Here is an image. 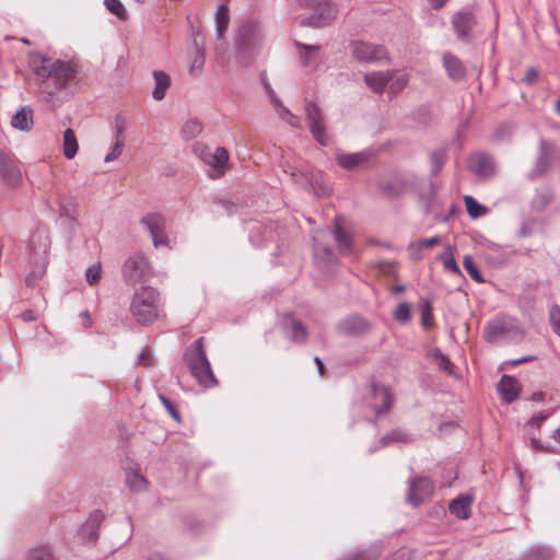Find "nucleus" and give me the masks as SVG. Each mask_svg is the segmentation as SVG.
Listing matches in <instances>:
<instances>
[{"label": "nucleus", "mask_w": 560, "mask_h": 560, "mask_svg": "<svg viewBox=\"0 0 560 560\" xmlns=\"http://www.w3.org/2000/svg\"><path fill=\"white\" fill-rule=\"evenodd\" d=\"M34 73L42 79L40 89L49 95L65 88L74 78L75 70L70 62L36 57L32 61Z\"/></svg>", "instance_id": "obj_1"}, {"label": "nucleus", "mask_w": 560, "mask_h": 560, "mask_svg": "<svg viewBox=\"0 0 560 560\" xmlns=\"http://www.w3.org/2000/svg\"><path fill=\"white\" fill-rule=\"evenodd\" d=\"M264 46V34L257 22L247 21L238 28L236 54L242 63L249 65L260 54Z\"/></svg>", "instance_id": "obj_2"}, {"label": "nucleus", "mask_w": 560, "mask_h": 560, "mask_svg": "<svg viewBox=\"0 0 560 560\" xmlns=\"http://www.w3.org/2000/svg\"><path fill=\"white\" fill-rule=\"evenodd\" d=\"M184 361L200 386L209 388L217 385L218 381L203 349L202 337L195 340L186 350Z\"/></svg>", "instance_id": "obj_3"}, {"label": "nucleus", "mask_w": 560, "mask_h": 560, "mask_svg": "<svg viewBox=\"0 0 560 560\" xmlns=\"http://www.w3.org/2000/svg\"><path fill=\"white\" fill-rule=\"evenodd\" d=\"M159 292L151 287L137 290L130 303V312L135 319L141 324L153 323L159 317Z\"/></svg>", "instance_id": "obj_4"}, {"label": "nucleus", "mask_w": 560, "mask_h": 560, "mask_svg": "<svg viewBox=\"0 0 560 560\" xmlns=\"http://www.w3.org/2000/svg\"><path fill=\"white\" fill-rule=\"evenodd\" d=\"M485 338L490 343H505L520 341L523 338V334L514 320L497 317L485 327Z\"/></svg>", "instance_id": "obj_5"}, {"label": "nucleus", "mask_w": 560, "mask_h": 560, "mask_svg": "<svg viewBox=\"0 0 560 560\" xmlns=\"http://www.w3.org/2000/svg\"><path fill=\"white\" fill-rule=\"evenodd\" d=\"M451 23L459 42L467 44L474 39L478 21L472 12L467 10L457 11L452 15Z\"/></svg>", "instance_id": "obj_6"}, {"label": "nucleus", "mask_w": 560, "mask_h": 560, "mask_svg": "<svg viewBox=\"0 0 560 560\" xmlns=\"http://www.w3.org/2000/svg\"><path fill=\"white\" fill-rule=\"evenodd\" d=\"M349 48L352 57L360 62L374 63L387 59V51L381 45L354 40Z\"/></svg>", "instance_id": "obj_7"}, {"label": "nucleus", "mask_w": 560, "mask_h": 560, "mask_svg": "<svg viewBox=\"0 0 560 560\" xmlns=\"http://www.w3.org/2000/svg\"><path fill=\"white\" fill-rule=\"evenodd\" d=\"M291 175L295 183L311 188L316 195L326 196L331 191L330 185L318 171H299L298 173L292 172Z\"/></svg>", "instance_id": "obj_8"}, {"label": "nucleus", "mask_w": 560, "mask_h": 560, "mask_svg": "<svg viewBox=\"0 0 560 560\" xmlns=\"http://www.w3.org/2000/svg\"><path fill=\"white\" fill-rule=\"evenodd\" d=\"M141 224L149 231L155 247L166 246L165 219L159 213H149L141 219Z\"/></svg>", "instance_id": "obj_9"}, {"label": "nucleus", "mask_w": 560, "mask_h": 560, "mask_svg": "<svg viewBox=\"0 0 560 560\" xmlns=\"http://www.w3.org/2000/svg\"><path fill=\"white\" fill-rule=\"evenodd\" d=\"M125 278L131 282H138L149 275L148 259L141 255L136 254L129 257L122 268Z\"/></svg>", "instance_id": "obj_10"}, {"label": "nucleus", "mask_w": 560, "mask_h": 560, "mask_svg": "<svg viewBox=\"0 0 560 560\" xmlns=\"http://www.w3.org/2000/svg\"><path fill=\"white\" fill-rule=\"evenodd\" d=\"M433 493V482L425 477H417L410 480L408 501L418 506Z\"/></svg>", "instance_id": "obj_11"}, {"label": "nucleus", "mask_w": 560, "mask_h": 560, "mask_svg": "<svg viewBox=\"0 0 560 560\" xmlns=\"http://www.w3.org/2000/svg\"><path fill=\"white\" fill-rule=\"evenodd\" d=\"M306 117L310 124V130L313 137L323 145L328 143L323 124V116L319 107L314 103H308L305 107Z\"/></svg>", "instance_id": "obj_12"}, {"label": "nucleus", "mask_w": 560, "mask_h": 560, "mask_svg": "<svg viewBox=\"0 0 560 560\" xmlns=\"http://www.w3.org/2000/svg\"><path fill=\"white\" fill-rule=\"evenodd\" d=\"M0 177L11 187L18 186L22 179V173L18 164L3 152H0Z\"/></svg>", "instance_id": "obj_13"}, {"label": "nucleus", "mask_w": 560, "mask_h": 560, "mask_svg": "<svg viewBox=\"0 0 560 560\" xmlns=\"http://www.w3.org/2000/svg\"><path fill=\"white\" fill-rule=\"evenodd\" d=\"M313 10L314 14L307 19V24L314 27H322L329 24L337 14L335 5L325 0L320 2V4H317L316 8H313Z\"/></svg>", "instance_id": "obj_14"}, {"label": "nucleus", "mask_w": 560, "mask_h": 560, "mask_svg": "<svg viewBox=\"0 0 560 560\" xmlns=\"http://www.w3.org/2000/svg\"><path fill=\"white\" fill-rule=\"evenodd\" d=\"M371 406L376 415L385 413L393 404L389 388L385 385L374 384L372 387Z\"/></svg>", "instance_id": "obj_15"}, {"label": "nucleus", "mask_w": 560, "mask_h": 560, "mask_svg": "<svg viewBox=\"0 0 560 560\" xmlns=\"http://www.w3.org/2000/svg\"><path fill=\"white\" fill-rule=\"evenodd\" d=\"M370 328L369 322L358 315L349 316L338 324L339 332L346 336H362L366 334Z\"/></svg>", "instance_id": "obj_16"}, {"label": "nucleus", "mask_w": 560, "mask_h": 560, "mask_svg": "<svg viewBox=\"0 0 560 560\" xmlns=\"http://www.w3.org/2000/svg\"><path fill=\"white\" fill-rule=\"evenodd\" d=\"M553 152H555L553 144H551L545 140L540 141L539 155L536 160L535 166L533 167V170L530 171V174H529V176L532 178L541 176L549 170L550 160H551Z\"/></svg>", "instance_id": "obj_17"}, {"label": "nucleus", "mask_w": 560, "mask_h": 560, "mask_svg": "<svg viewBox=\"0 0 560 560\" xmlns=\"http://www.w3.org/2000/svg\"><path fill=\"white\" fill-rule=\"evenodd\" d=\"M229 161V154L228 151L222 148L218 147L211 154V156L205 162V164L208 165V174L211 178H218L221 177L225 172V165Z\"/></svg>", "instance_id": "obj_18"}, {"label": "nucleus", "mask_w": 560, "mask_h": 560, "mask_svg": "<svg viewBox=\"0 0 560 560\" xmlns=\"http://www.w3.org/2000/svg\"><path fill=\"white\" fill-rule=\"evenodd\" d=\"M469 170L481 177H490L495 173V164L487 154H475L469 160Z\"/></svg>", "instance_id": "obj_19"}, {"label": "nucleus", "mask_w": 560, "mask_h": 560, "mask_svg": "<svg viewBox=\"0 0 560 560\" xmlns=\"http://www.w3.org/2000/svg\"><path fill=\"white\" fill-rule=\"evenodd\" d=\"M394 75L395 71H373L364 75V82L371 91L382 93Z\"/></svg>", "instance_id": "obj_20"}, {"label": "nucleus", "mask_w": 560, "mask_h": 560, "mask_svg": "<svg viewBox=\"0 0 560 560\" xmlns=\"http://www.w3.org/2000/svg\"><path fill=\"white\" fill-rule=\"evenodd\" d=\"M370 158L371 154L365 151L357 153H339L337 154V162L342 168L347 171H354L364 165Z\"/></svg>", "instance_id": "obj_21"}, {"label": "nucleus", "mask_w": 560, "mask_h": 560, "mask_svg": "<svg viewBox=\"0 0 560 560\" xmlns=\"http://www.w3.org/2000/svg\"><path fill=\"white\" fill-rule=\"evenodd\" d=\"M266 91L275 106L279 117L292 127L300 128V119L293 115L287 107L283 106L281 100L276 95L275 91L269 84H266Z\"/></svg>", "instance_id": "obj_22"}, {"label": "nucleus", "mask_w": 560, "mask_h": 560, "mask_svg": "<svg viewBox=\"0 0 560 560\" xmlns=\"http://www.w3.org/2000/svg\"><path fill=\"white\" fill-rule=\"evenodd\" d=\"M498 390L502 399L505 402L511 404L517 398L521 385L516 378L504 375L498 384Z\"/></svg>", "instance_id": "obj_23"}, {"label": "nucleus", "mask_w": 560, "mask_h": 560, "mask_svg": "<svg viewBox=\"0 0 560 560\" xmlns=\"http://www.w3.org/2000/svg\"><path fill=\"white\" fill-rule=\"evenodd\" d=\"M443 65L447 75L454 80L459 81L465 77L466 69L463 62L453 54L446 52L443 56Z\"/></svg>", "instance_id": "obj_24"}, {"label": "nucleus", "mask_w": 560, "mask_h": 560, "mask_svg": "<svg viewBox=\"0 0 560 560\" xmlns=\"http://www.w3.org/2000/svg\"><path fill=\"white\" fill-rule=\"evenodd\" d=\"M13 128L21 131H30L33 126V110L28 106L19 109L11 119Z\"/></svg>", "instance_id": "obj_25"}, {"label": "nucleus", "mask_w": 560, "mask_h": 560, "mask_svg": "<svg viewBox=\"0 0 560 560\" xmlns=\"http://www.w3.org/2000/svg\"><path fill=\"white\" fill-rule=\"evenodd\" d=\"M471 502L469 495H459L450 503V512L458 518L467 520L470 516Z\"/></svg>", "instance_id": "obj_26"}, {"label": "nucleus", "mask_w": 560, "mask_h": 560, "mask_svg": "<svg viewBox=\"0 0 560 560\" xmlns=\"http://www.w3.org/2000/svg\"><path fill=\"white\" fill-rule=\"evenodd\" d=\"M334 234L339 252L341 254H349L351 250L352 237L346 230H343L339 218L335 219Z\"/></svg>", "instance_id": "obj_27"}, {"label": "nucleus", "mask_w": 560, "mask_h": 560, "mask_svg": "<svg viewBox=\"0 0 560 560\" xmlns=\"http://www.w3.org/2000/svg\"><path fill=\"white\" fill-rule=\"evenodd\" d=\"M154 88L152 90V97L155 101H161L165 97L166 91L170 88L171 79L164 71L156 70L153 72Z\"/></svg>", "instance_id": "obj_28"}, {"label": "nucleus", "mask_w": 560, "mask_h": 560, "mask_svg": "<svg viewBox=\"0 0 560 560\" xmlns=\"http://www.w3.org/2000/svg\"><path fill=\"white\" fill-rule=\"evenodd\" d=\"M442 261L443 268L446 272L453 275H460L459 266L455 260V248L451 245L446 246L438 257Z\"/></svg>", "instance_id": "obj_29"}, {"label": "nucleus", "mask_w": 560, "mask_h": 560, "mask_svg": "<svg viewBox=\"0 0 560 560\" xmlns=\"http://www.w3.org/2000/svg\"><path fill=\"white\" fill-rule=\"evenodd\" d=\"M215 33L218 39H222L230 23L229 9L225 4H221L214 15Z\"/></svg>", "instance_id": "obj_30"}, {"label": "nucleus", "mask_w": 560, "mask_h": 560, "mask_svg": "<svg viewBox=\"0 0 560 560\" xmlns=\"http://www.w3.org/2000/svg\"><path fill=\"white\" fill-rule=\"evenodd\" d=\"M205 50L202 47L195 45L190 56L189 73L191 75H198L201 73L205 67Z\"/></svg>", "instance_id": "obj_31"}, {"label": "nucleus", "mask_w": 560, "mask_h": 560, "mask_svg": "<svg viewBox=\"0 0 560 560\" xmlns=\"http://www.w3.org/2000/svg\"><path fill=\"white\" fill-rule=\"evenodd\" d=\"M79 144L72 129H66L63 132V155L71 160L75 156Z\"/></svg>", "instance_id": "obj_32"}, {"label": "nucleus", "mask_w": 560, "mask_h": 560, "mask_svg": "<svg viewBox=\"0 0 560 560\" xmlns=\"http://www.w3.org/2000/svg\"><path fill=\"white\" fill-rule=\"evenodd\" d=\"M298 47L300 48V58L304 66L312 65L317 60L319 46L299 44Z\"/></svg>", "instance_id": "obj_33"}, {"label": "nucleus", "mask_w": 560, "mask_h": 560, "mask_svg": "<svg viewBox=\"0 0 560 560\" xmlns=\"http://www.w3.org/2000/svg\"><path fill=\"white\" fill-rule=\"evenodd\" d=\"M464 202L468 214L474 219L482 217L487 213V208L481 206L472 196L466 195L464 197Z\"/></svg>", "instance_id": "obj_34"}, {"label": "nucleus", "mask_w": 560, "mask_h": 560, "mask_svg": "<svg viewBox=\"0 0 560 560\" xmlns=\"http://www.w3.org/2000/svg\"><path fill=\"white\" fill-rule=\"evenodd\" d=\"M463 266L468 272V275L477 281L478 283L485 282V279L481 276V272L478 268V266L475 264L472 257L470 255H466L463 259Z\"/></svg>", "instance_id": "obj_35"}, {"label": "nucleus", "mask_w": 560, "mask_h": 560, "mask_svg": "<svg viewBox=\"0 0 560 560\" xmlns=\"http://www.w3.org/2000/svg\"><path fill=\"white\" fill-rule=\"evenodd\" d=\"M290 329H291V339L295 342H303L306 339V330L305 327L301 324V322L290 318Z\"/></svg>", "instance_id": "obj_36"}, {"label": "nucleus", "mask_w": 560, "mask_h": 560, "mask_svg": "<svg viewBox=\"0 0 560 560\" xmlns=\"http://www.w3.org/2000/svg\"><path fill=\"white\" fill-rule=\"evenodd\" d=\"M553 194L550 189H542L537 191L536 196L533 199V206L536 209H545L552 200Z\"/></svg>", "instance_id": "obj_37"}, {"label": "nucleus", "mask_w": 560, "mask_h": 560, "mask_svg": "<svg viewBox=\"0 0 560 560\" xmlns=\"http://www.w3.org/2000/svg\"><path fill=\"white\" fill-rule=\"evenodd\" d=\"M26 560H55L48 547H36L28 551Z\"/></svg>", "instance_id": "obj_38"}, {"label": "nucleus", "mask_w": 560, "mask_h": 560, "mask_svg": "<svg viewBox=\"0 0 560 560\" xmlns=\"http://www.w3.org/2000/svg\"><path fill=\"white\" fill-rule=\"evenodd\" d=\"M202 130V126L198 120H188L182 128V136L184 139H192L197 137Z\"/></svg>", "instance_id": "obj_39"}, {"label": "nucleus", "mask_w": 560, "mask_h": 560, "mask_svg": "<svg viewBox=\"0 0 560 560\" xmlns=\"http://www.w3.org/2000/svg\"><path fill=\"white\" fill-rule=\"evenodd\" d=\"M84 276L89 285H95L102 278V265L100 262L91 265L86 268Z\"/></svg>", "instance_id": "obj_40"}, {"label": "nucleus", "mask_w": 560, "mask_h": 560, "mask_svg": "<svg viewBox=\"0 0 560 560\" xmlns=\"http://www.w3.org/2000/svg\"><path fill=\"white\" fill-rule=\"evenodd\" d=\"M394 317L397 322L401 324L408 323L411 317V305L407 302L398 304L394 312Z\"/></svg>", "instance_id": "obj_41"}, {"label": "nucleus", "mask_w": 560, "mask_h": 560, "mask_svg": "<svg viewBox=\"0 0 560 560\" xmlns=\"http://www.w3.org/2000/svg\"><path fill=\"white\" fill-rule=\"evenodd\" d=\"M421 325L431 327L433 325L432 305L429 301H423L420 306Z\"/></svg>", "instance_id": "obj_42"}, {"label": "nucleus", "mask_w": 560, "mask_h": 560, "mask_svg": "<svg viewBox=\"0 0 560 560\" xmlns=\"http://www.w3.org/2000/svg\"><path fill=\"white\" fill-rule=\"evenodd\" d=\"M107 10L120 19L126 18V10L119 0H105Z\"/></svg>", "instance_id": "obj_43"}, {"label": "nucleus", "mask_w": 560, "mask_h": 560, "mask_svg": "<svg viewBox=\"0 0 560 560\" xmlns=\"http://www.w3.org/2000/svg\"><path fill=\"white\" fill-rule=\"evenodd\" d=\"M124 147H125V139L115 140L112 150L109 151L108 154L105 155L104 162L108 163V162L117 160L120 156Z\"/></svg>", "instance_id": "obj_44"}, {"label": "nucleus", "mask_w": 560, "mask_h": 560, "mask_svg": "<svg viewBox=\"0 0 560 560\" xmlns=\"http://www.w3.org/2000/svg\"><path fill=\"white\" fill-rule=\"evenodd\" d=\"M392 80L393 82L389 85V92L397 94L407 86L409 77L407 74H400L396 78H393Z\"/></svg>", "instance_id": "obj_45"}, {"label": "nucleus", "mask_w": 560, "mask_h": 560, "mask_svg": "<svg viewBox=\"0 0 560 560\" xmlns=\"http://www.w3.org/2000/svg\"><path fill=\"white\" fill-rule=\"evenodd\" d=\"M549 320L555 334L560 336V307L552 305L549 311Z\"/></svg>", "instance_id": "obj_46"}, {"label": "nucleus", "mask_w": 560, "mask_h": 560, "mask_svg": "<svg viewBox=\"0 0 560 560\" xmlns=\"http://www.w3.org/2000/svg\"><path fill=\"white\" fill-rule=\"evenodd\" d=\"M314 255L315 259L327 258L328 260H332L334 257L332 252L328 247L316 243V237H314Z\"/></svg>", "instance_id": "obj_47"}, {"label": "nucleus", "mask_w": 560, "mask_h": 560, "mask_svg": "<svg viewBox=\"0 0 560 560\" xmlns=\"http://www.w3.org/2000/svg\"><path fill=\"white\" fill-rule=\"evenodd\" d=\"M126 119L118 115L115 118V140L125 139Z\"/></svg>", "instance_id": "obj_48"}, {"label": "nucleus", "mask_w": 560, "mask_h": 560, "mask_svg": "<svg viewBox=\"0 0 560 560\" xmlns=\"http://www.w3.org/2000/svg\"><path fill=\"white\" fill-rule=\"evenodd\" d=\"M194 152L203 162H207V160L213 153V151L209 147H207L205 144H201V143H196L195 144Z\"/></svg>", "instance_id": "obj_49"}, {"label": "nucleus", "mask_w": 560, "mask_h": 560, "mask_svg": "<svg viewBox=\"0 0 560 560\" xmlns=\"http://www.w3.org/2000/svg\"><path fill=\"white\" fill-rule=\"evenodd\" d=\"M433 357L435 360V363L443 370L451 372V362L446 355H444L440 350H435L433 352Z\"/></svg>", "instance_id": "obj_50"}, {"label": "nucleus", "mask_w": 560, "mask_h": 560, "mask_svg": "<svg viewBox=\"0 0 560 560\" xmlns=\"http://www.w3.org/2000/svg\"><path fill=\"white\" fill-rule=\"evenodd\" d=\"M440 241L441 240L439 236H433L430 238H422L415 244V248L423 249V248L432 247V246L438 245L440 243Z\"/></svg>", "instance_id": "obj_51"}, {"label": "nucleus", "mask_w": 560, "mask_h": 560, "mask_svg": "<svg viewBox=\"0 0 560 560\" xmlns=\"http://www.w3.org/2000/svg\"><path fill=\"white\" fill-rule=\"evenodd\" d=\"M160 400L162 401V404L165 406V408L170 411V413L172 415V417L176 420H179V415L178 412L175 410V408L173 407V405L170 402L168 399H166L164 396L160 395Z\"/></svg>", "instance_id": "obj_52"}, {"label": "nucleus", "mask_w": 560, "mask_h": 560, "mask_svg": "<svg viewBox=\"0 0 560 560\" xmlns=\"http://www.w3.org/2000/svg\"><path fill=\"white\" fill-rule=\"evenodd\" d=\"M390 441H405V435L400 431H393L390 434L383 438L384 444Z\"/></svg>", "instance_id": "obj_53"}, {"label": "nucleus", "mask_w": 560, "mask_h": 560, "mask_svg": "<svg viewBox=\"0 0 560 560\" xmlns=\"http://www.w3.org/2000/svg\"><path fill=\"white\" fill-rule=\"evenodd\" d=\"M410 551L408 549H400L397 551L392 560H409Z\"/></svg>", "instance_id": "obj_54"}, {"label": "nucleus", "mask_w": 560, "mask_h": 560, "mask_svg": "<svg viewBox=\"0 0 560 560\" xmlns=\"http://www.w3.org/2000/svg\"><path fill=\"white\" fill-rule=\"evenodd\" d=\"M538 77V72L536 71V69L534 68H530L527 72H526V75L524 78V81L527 82V83H532L536 80V78Z\"/></svg>", "instance_id": "obj_55"}, {"label": "nucleus", "mask_w": 560, "mask_h": 560, "mask_svg": "<svg viewBox=\"0 0 560 560\" xmlns=\"http://www.w3.org/2000/svg\"><path fill=\"white\" fill-rule=\"evenodd\" d=\"M530 444L536 450H541V451H546V452L552 451L551 447L542 445L537 439H534V438L530 440Z\"/></svg>", "instance_id": "obj_56"}, {"label": "nucleus", "mask_w": 560, "mask_h": 560, "mask_svg": "<svg viewBox=\"0 0 560 560\" xmlns=\"http://www.w3.org/2000/svg\"><path fill=\"white\" fill-rule=\"evenodd\" d=\"M301 5L303 7H306V8H316L317 4H320V2H323L324 0H299Z\"/></svg>", "instance_id": "obj_57"}, {"label": "nucleus", "mask_w": 560, "mask_h": 560, "mask_svg": "<svg viewBox=\"0 0 560 560\" xmlns=\"http://www.w3.org/2000/svg\"><path fill=\"white\" fill-rule=\"evenodd\" d=\"M147 485V480L141 477V476H135V485H132L133 488L136 489H142L144 488Z\"/></svg>", "instance_id": "obj_58"}, {"label": "nucleus", "mask_w": 560, "mask_h": 560, "mask_svg": "<svg viewBox=\"0 0 560 560\" xmlns=\"http://www.w3.org/2000/svg\"><path fill=\"white\" fill-rule=\"evenodd\" d=\"M547 417H548L547 415H539V416H537V417H533V418L528 421V423H529V424H532V425H537V427H539V425H540V423L547 419Z\"/></svg>", "instance_id": "obj_59"}, {"label": "nucleus", "mask_w": 560, "mask_h": 560, "mask_svg": "<svg viewBox=\"0 0 560 560\" xmlns=\"http://www.w3.org/2000/svg\"><path fill=\"white\" fill-rule=\"evenodd\" d=\"M21 317L24 322H32L35 320L36 316L33 311L28 310L21 314Z\"/></svg>", "instance_id": "obj_60"}, {"label": "nucleus", "mask_w": 560, "mask_h": 560, "mask_svg": "<svg viewBox=\"0 0 560 560\" xmlns=\"http://www.w3.org/2000/svg\"><path fill=\"white\" fill-rule=\"evenodd\" d=\"M428 1L433 9L439 10L446 3L447 0H428Z\"/></svg>", "instance_id": "obj_61"}, {"label": "nucleus", "mask_w": 560, "mask_h": 560, "mask_svg": "<svg viewBox=\"0 0 560 560\" xmlns=\"http://www.w3.org/2000/svg\"><path fill=\"white\" fill-rule=\"evenodd\" d=\"M421 248H415V244L411 245L410 247V253H411V257L415 259V260H419L421 259V255H420V252Z\"/></svg>", "instance_id": "obj_62"}, {"label": "nucleus", "mask_w": 560, "mask_h": 560, "mask_svg": "<svg viewBox=\"0 0 560 560\" xmlns=\"http://www.w3.org/2000/svg\"><path fill=\"white\" fill-rule=\"evenodd\" d=\"M534 358L533 357H524V358H521V359H517V360H513L511 361L510 363L512 365H517V364H521V363H524V362H529L532 361Z\"/></svg>", "instance_id": "obj_63"}, {"label": "nucleus", "mask_w": 560, "mask_h": 560, "mask_svg": "<svg viewBox=\"0 0 560 560\" xmlns=\"http://www.w3.org/2000/svg\"><path fill=\"white\" fill-rule=\"evenodd\" d=\"M314 361H315V363L317 365L319 375H323V373H324V364H323L322 360L318 357H316L314 359Z\"/></svg>", "instance_id": "obj_64"}]
</instances>
